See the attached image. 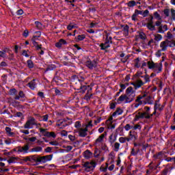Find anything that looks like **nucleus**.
<instances>
[{
    "label": "nucleus",
    "instance_id": "4c0bfd02",
    "mask_svg": "<svg viewBox=\"0 0 175 175\" xmlns=\"http://www.w3.org/2000/svg\"><path fill=\"white\" fill-rule=\"evenodd\" d=\"M35 25L37 29H42V28H43V25L40 22L36 21Z\"/></svg>",
    "mask_w": 175,
    "mask_h": 175
},
{
    "label": "nucleus",
    "instance_id": "8fccbe9b",
    "mask_svg": "<svg viewBox=\"0 0 175 175\" xmlns=\"http://www.w3.org/2000/svg\"><path fill=\"white\" fill-rule=\"evenodd\" d=\"M133 129H134V131H136L137 129H142V126L139 124H135L134 126H133Z\"/></svg>",
    "mask_w": 175,
    "mask_h": 175
},
{
    "label": "nucleus",
    "instance_id": "1a4fd4ad",
    "mask_svg": "<svg viewBox=\"0 0 175 175\" xmlns=\"http://www.w3.org/2000/svg\"><path fill=\"white\" fill-rule=\"evenodd\" d=\"M32 125H36V122L33 118H31L27 121L24 125V128L25 129H31V128H32Z\"/></svg>",
    "mask_w": 175,
    "mask_h": 175
},
{
    "label": "nucleus",
    "instance_id": "c85d7f7f",
    "mask_svg": "<svg viewBox=\"0 0 175 175\" xmlns=\"http://www.w3.org/2000/svg\"><path fill=\"white\" fill-rule=\"evenodd\" d=\"M107 167H109V163H105V165H102L100 167V170L103 173H106L107 172Z\"/></svg>",
    "mask_w": 175,
    "mask_h": 175
},
{
    "label": "nucleus",
    "instance_id": "b1692460",
    "mask_svg": "<svg viewBox=\"0 0 175 175\" xmlns=\"http://www.w3.org/2000/svg\"><path fill=\"white\" fill-rule=\"evenodd\" d=\"M137 79H144V81H145V83H150V76L146 75H140L139 77H137Z\"/></svg>",
    "mask_w": 175,
    "mask_h": 175
},
{
    "label": "nucleus",
    "instance_id": "58836bf2",
    "mask_svg": "<svg viewBox=\"0 0 175 175\" xmlns=\"http://www.w3.org/2000/svg\"><path fill=\"white\" fill-rule=\"evenodd\" d=\"M42 150H43V148H42V147H40V146H37V147H36V148H32V149H31V151H32L33 152H39L42 151Z\"/></svg>",
    "mask_w": 175,
    "mask_h": 175
},
{
    "label": "nucleus",
    "instance_id": "774afa93",
    "mask_svg": "<svg viewBox=\"0 0 175 175\" xmlns=\"http://www.w3.org/2000/svg\"><path fill=\"white\" fill-rule=\"evenodd\" d=\"M4 142H5V144H12V139H5Z\"/></svg>",
    "mask_w": 175,
    "mask_h": 175
},
{
    "label": "nucleus",
    "instance_id": "9d476101",
    "mask_svg": "<svg viewBox=\"0 0 175 175\" xmlns=\"http://www.w3.org/2000/svg\"><path fill=\"white\" fill-rule=\"evenodd\" d=\"M146 83L148 82H146L145 81H143L142 79H137L135 82L133 83V85L134 86L135 90H139V88H140V87H142V85H144Z\"/></svg>",
    "mask_w": 175,
    "mask_h": 175
},
{
    "label": "nucleus",
    "instance_id": "e433bc0d",
    "mask_svg": "<svg viewBox=\"0 0 175 175\" xmlns=\"http://www.w3.org/2000/svg\"><path fill=\"white\" fill-rule=\"evenodd\" d=\"M119 142L122 144L126 143V142H129V139H128V137H120L119 138Z\"/></svg>",
    "mask_w": 175,
    "mask_h": 175
},
{
    "label": "nucleus",
    "instance_id": "79ce46f5",
    "mask_svg": "<svg viewBox=\"0 0 175 175\" xmlns=\"http://www.w3.org/2000/svg\"><path fill=\"white\" fill-rule=\"evenodd\" d=\"M30 162H39V157L35 156L30 157Z\"/></svg>",
    "mask_w": 175,
    "mask_h": 175
},
{
    "label": "nucleus",
    "instance_id": "2f4dec72",
    "mask_svg": "<svg viewBox=\"0 0 175 175\" xmlns=\"http://www.w3.org/2000/svg\"><path fill=\"white\" fill-rule=\"evenodd\" d=\"M154 16L150 15V17L148 18V23L146 25H154Z\"/></svg>",
    "mask_w": 175,
    "mask_h": 175
},
{
    "label": "nucleus",
    "instance_id": "de8ad7c7",
    "mask_svg": "<svg viewBox=\"0 0 175 175\" xmlns=\"http://www.w3.org/2000/svg\"><path fill=\"white\" fill-rule=\"evenodd\" d=\"M139 38L140 39H142V40H145L146 36V33H144V32H140L139 33Z\"/></svg>",
    "mask_w": 175,
    "mask_h": 175
},
{
    "label": "nucleus",
    "instance_id": "393cba45",
    "mask_svg": "<svg viewBox=\"0 0 175 175\" xmlns=\"http://www.w3.org/2000/svg\"><path fill=\"white\" fill-rule=\"evenodd\" d=\"M25 94H24V92L20 91L18 92V94H16V96L14 97V99H15L16 100H18L20 98H25Z\"/></svg>",
    "mask_w": 175,
    "mask_h": 175
},
{
    "label": "nucleus",
    "instance_id": "a878e982",
    "mask_svg": "<svg viewBox=\"0 0 175 175\" xmlns=\"http://www.w3.org/2000/svg\"><path fill=\"white\" fill-rule=\"evenodd\" d=\"M124 113V111L121 108H117L116 111L113 113L112 117H116V116H121Z\"/></svg>",
    "mask_w": 175,
    "mask_h": 175
},
{
    "label": "nucleus",
    "instance_id": "338daca9",
    "mask_svg": "<svg viewBox=\"0 0 175 175\" xmlns=\"http://www.w3.org/2000/svg\"><path fill=\"white\" fill-rule=\"evenodd\" d=\"M155 25L156 27H161L162 25V21H157L156 23H155Z\"/></svg>",
    "mask_w": 175,
    "mask_h": 175
},
{
    "label": "nucleus",
    "instance_id": "39448f33",
    "mask_svg": "<svg viewBox=\"0 0 175 175\" xmlns=\"http://www.w3.org/2000/svg\"><path fill=\"white\" fill-rule=\"evenodd\" d=\"M105 134H101L96 140L94 146L96 148H100V146L103 144V139H105Z\"/></svg>",
    "mask_w": 175,
    "mask_h": 175
},
{
    "label": "nucleus",
    "instance_id": "6e6d98bb",
    "mask_svg": "<svg viewBox=\"0 0 175 175\" xmlns=\"http://www.w3.org/2000/svg\"><path fill=\"white\" fill-rule=\"evenodd\" d=\"M0 57H1L2 58H5V57H6V51H0Z\"/></svg>",
    "mask_w": 175,
    "mask_h": 175
},
{
    "label": "nucleus",
    "instance_id": "f704fd0d",
    "mask_svg": "<svg viewBox=\"0 0 175 175\" xmlns=\"http://www.w3.org/2000/svg\"><path fill=\"white\" fill-rule=\"evenodd\" d=\"M120 143L116 142L113 145V151L118 152V151H120Z\"/></svg>",
    "mask_w": 175,
    "mask_h": 175
},
{
    "label": "nucleus",
    "instance_id": "20e7f679",
    "mask_svg": "<svg viewBox=\"0 0 175 175\" xmlns=\"http://www.w3.org/2000/svg\"><path fill=\"white\" fill-rule=\"evenodd\" d=\"M146 96H147V93H144L143 94L138 96L135 100V103L133 104V107L137 109L139 106H142L143 104L146 105V101L142 100V99H144Z\"/></svg>",
    "mask_w": 175,
    "mask_h": 175
},
{
    "label": "nucleus",
    "instance_id": "4be33fe9",
    "mask_svg": "<svg viewBox=\"0 0 175 175\" xmlns=\"http://www.w3.org/2000/svg\"><path fill=\"white\" fill-rule=\"evenodd\" d=\"M5 132L8 136L10 137H14L16 135L13 131H12V129L10 127H5Z\"/></svg>",
    "mask_w": 175,
    "mask_h": 175
},
{
    "label": "nucleus",
    "instance_id": "c756f323",
    "mask_svg": "<svg viewBox=\"0 0 175 175\" xmlns=\"http://www.w3.org/2000/svg\"><path fill=\"white\" fill-rule=\"evenodd\" d=\"M83 156L87 159H89V158H91V157H92V152H91L90 150H86L84 152Z\"/></svg>",
    "mask_w": 175,
    "mask_h": 175
},
{
    "label": "nucleus",
    "instance_id": "f03ea898",
    "mask_svg": "<svg viewBox=\"0 0 175 175\" xmlns=\"http://www.w3.org/2000/svg\"><path fill=\"white\" fill-rule=\"evenodd\" d=\"M148 68L149 69H152V70H153L154 73H157V75H158L159 73H161V72H162V62L154 63L152 61H149L148 62Z\"/></svg>",
    "mask_w": 175,
    "mask_h": 175
},
{
    "label": "nucleus",
    "instance_id": "603ef678",
    "mask_svg": "<svg viewBox=\"0 0 175 175\" xmlns=\"http://www.w3.org/2000/svg\"><path fill=\"white\" fill-rule=\"evenodd\" d=\"M149 13H150V11H148V10H146L144 12L142 11L143 17H147Z\"/></svg>",
    "mask_w": 175,
    "mask_h": 175
},
{
    "label": "nucleus",
    "instance_id": "052dcab7",
    "mask_svg": "<svg viewBox=\"0 0 175 175\" xmlns=\"http://www.w3.org/2000/svg\"><path fill=\"white\" fill-rule=\"evenodd\" d=\"M28 142H36V137H31L28 138Z\"/></svg>",
    "mask_w": 175,
    "mask_h": 175
},
{
    "label": "nucleus",
    "instance_id": "0eeeda50",
    "mask_svg": "<svg viewBox=\"0 0 175 175\" xmlns=\"http://www.w3.org/2000/svg\"><path fill=\"white\" fill-rule=\"evenodd\" d=\"M83 166L84 167H85V170H87V172H90L95 169V166H96V163H95V162L94 161L86 162L84 163Z\"/></svg>",
    "mask_w": 175,
    "mask_h": 175
},
{
    "label": "nucleus",
    "instance_id": "412c9836",
    "mask_svg": "<svg viewBox=\"0 0 175 175\" xmlns=\"http://www.w3.org/2000/svg\"><path fill=\"white\" fill-rule=\"evenodd\" d=\"M64 44H66V41L64 39H60L59 42L55 43V46L57 47V49H61Z\"/></svg>",
    "mask_w": 175,
    "mask_h": 175
},
{
    "label": "nucleus",
    "instance_id": "3c124183",
    "mask_svg": "<svg viewBox=\"0 0 175 175\" xmlns=\"http://www.w3.org/2000/svg\"><path fill=\"white\" fill-rule=\"evenodd\" d=\"M152 44H154V39H150V40L148 41L147 46L148 47H152Z\"/></svg>",
    "mask_w": 175,
    "mask_h": 175
},
{
    "label": "nucleus",
    "instance_id": "bf43d9fd",
    "mask_svg": "<svg viewBox=\"0 0 175 175\" xmlns=\"http://www.w3.org/2000/svg\"><path fill=\"white\" fill-rule=\"evenodd\" d=\"M91 96H92V94H88V93H87L85 96V99H86V100H90L91 99Z\"/></svg>",
    "mask_w": 175,
    "mask_h": 175
},
{
    "label": "nucleus",
    "instance_id": "864d4df0",
    "mask_svg": "<svg viewBox=\"0 0 175 175\" xmlns=\"http://www.w3.org/2000/svg\"><path fill=\"white\" fill-rule=\"evenodd\" d=\"M171 16H172V20L175 21V10L174 9L171 10Z\"/></svg>",
    "mask_w": 175,
    "mask_h": 175
},
{
    "label": "nucleus",
    "instance_id": "2eb2a0df",
    "mask_svg": "<svg viewBox=\"0 0 175 175\" xmlns=\"http://www.w3.org/2000/svg\"><path fill=\"white\" fill-rule=\"evenodd\" d=\"M154 110L153 114H157V110H159V111H162V110H163V105H161L159 101H156L154 103Z\"/></svg>",
    "mask_w": 175,
    "mask_h": 175
},
{
    "label": "nucleus",
    "instance_id": "423d86ee",
    "mask_svg": "<svg viewBox=\"0 0 175 175\" xmlns=\"http://www.w3.org/2000/svg\"><path fill=\"white\" fill-rule=\"evenodd\" d=\"M46 131L47 130L45 129H42V128L40 129V133L43 134V136H45L46 137H53V139H55L57 137V135H55V133L49 132Z\"/></svg>",
    "mask_w": 175,
    "mask_h": 175
},
{
    "label": "nucleus",
    "instance_id": "5701e85b",
    "mask_svg": "<svg viewBox=\"0 0 175 175\" xmlns=\"http://www.w3.org/2000/svg\"><path fill=\"white\" fill-rule=\"evenodd\" d=\"M100 47H101V50H106V49H109V47H110V42L105 41V43L100 44Z\"/></svg>",
    "mask_w": 175,
    "mask_h": 175
},
{
    "label": "nucleus",
    "instance_id": "a19ab883",
    "mask_svg": "<svg viewBox=\"0 0 175 175\" xmlns=\"http://www.w3.org/2000/svg\"><path fill=\"white\" fill-rule=\"evenodd\" d=\"M163 155V152H159L157 154H154V157L157 159H162Z\"/></svg>",
    "mask_w": 175,
    "mask_h": 175
},
{
    "label": "nucleus",
    "instance_id": "37998d69",
    "mask_svg": "<svg viewBox=\"0 0 175 175\" xmlns=\"http://www.w3.org/2000/svg\"><path fill=\"white\" fill-rule=\"evenodd\" d=\"M27 63L28 68H29L30 69H32V68H33V62H32V60H27Z\"/></svg>",
    "mask_w": 175,
    "mask_h": 175
},
{
    "label": "nucleus",
    "instance_id": "f3484780",
    "mask_svg": "<svg viewBox=\"0 0 175 175\" xmlns=\"http://www.w3.org/2000/svg\"><path fill=\"white\" fill-rule=\"evenodd\" d=\"M157 29L159 33H165L169 29L167 28V25H161Z\"/></svg>",
    "mask_w": 175,
    "mask_h": 175
},
{
    "label": "nucleus",
    "instance_id": "ea45409f",
    "mask_svg": "<svg viewBox=\"0 0 175 175\" xmlns=\"http://www.w3.org/2000/svg\"><path fill=\"white\" fill-rule=\"evenodd\" d=\"M109 157L111 162H114V158H116V153H114V152H111L109 154Z\"/></svg>",
    "mask_w": 175,
    "mask_h": 175
},
{
    "label": "nucleus",
    "instance_id": "dca6fc26",
    "mask_svg": "<svg viewBox=\"0 0 175 175\" xmlns=\"http://www.w3.org/2000/svg\"><path fill=\"white\" fill-rule=\"evenodd\" d=\"M118 103H129L128 102V99L126 98V95L122 94L118 99H117Z\"/></svg>",
    "mask_w": 175,
    "mask_h": 175
},
{
    "label": "nucleus",
    "instance_id": "680f3d73",
    "mask_svg": "<svg viewBox=\"0 0 175 175\" xmlns=\"http://www.w3.org/2000/svg\"><path fill=\"white\" fill-rule=\"evenodd\" d=\"M84 39H85V36L84 35L78 36V40H84Z\"/></svg>",
    "mask_w": 175,
    "mask_h": 175
},
{
    "label": "nucleus",
    "instance_id": "6ab92c4d",
    "mask_svg": "<svg viewBox=\"0 0 175 175\" xmlns=\"http://www.w3.org/2000/svg\"><path fill=\"white\" fill-rule=\"evenodd\" d=\"M87 132H88V128L81 129L79 132L80 137H85L87 136Z\"/></svg>",
    "mask_w": 175,
    "mask_h": 175
},
{
    "label": "nucleus",
    "instance_id": "bb28decb",
    "mask_svg": "<svg viewBox=\"0 0 175 175\" xmlns=\"http://www.w3.org/2000/svg\"><path fill=\"white\" fill-rule=\"evenodd\" d=\"M134 66L135 68H140V66H142L140 58L137 57V59H134Z\"/></svg>",
    "mask_w": 175,
    "mask_h": 175
},
{
    "label": "nucleus",
    "instance_id": "69168bd1",
    "mask_svg": "<svg viewBox=\"0 0 175 175\" xmlns=\"http://www.w3.org/2000/svg\"><path fill=\"white\" fill-rule=\"evenodd\" d=\"M100 152H99V148H96L95 150H94V154L96 155V157H98V155H99Z\"/></svg>",
    "mask_w": 175,
    "mask_h": 175
},
{
    "label": "nucleus",
    "instance_id": "5fc2aeb1",
    "mask_svg": "<svg viewBox=\"0 0 175 175\" xmlns=\"http://www.w3.org/2000/svg\"><path fill=\"white\" fill-rule=\"evenodd\" d=\"M68 138L70 139V142H75L76 140V137H75V135H69Z\"/></svg>",
    "mask_w": 175,
    "mask_h": 175
},
{
    "label": "nucleus",
    "instance_id": "4468645a",
    "mask_svg": "<svg viewBox=\"0 0 175 175\" xmlns=\"http://www.w3.org/2000/svg\"><path fill=\"white\" fill-rule=\"evenodd\" d=\"M169 43H170V41H169L168 40L162 41L160 43V48L161 51H166L167 50V47H169Z\"/></svg>",
    "mask_w": 175,
    "mask_h": 175
},
{
    "label": "nucleus",
    "instance_id": "7ed1b4c3",
    "mask_svg": "<svg viewBox=\"0 0 175 175\" xmlns=\"http://www.w3.org/2000/svg\"><path fill=\"white\" fill-rule=\"evenodd\" d=\"M125 95L127 99V102H129V103H131V102H133V99H135V96H136V91L133 90V88L129 87L126 90Z\"/></svg>",
    "mask_w": 175,
    "mask_h": 175
},
{
    "label": "nucleus",
    "instance_id": "a211bd4d",
    "mask_svg": "<svg viewBox=\"0 0 175 175\" xmlns=\"http://www.w3.org/2000/svg\"><path fill=\"white\" fill-rule=\"evenodd\" d=\"M68 125H70V123L68 122L67 120H62L59 124H57V126L60 129H64V128L68 126Z\"/></svg>",
    "mask_w": 175,
    "mask_h": 175
},
{
    "label": "nucleus",
    "instance_id": "13d9d810",
    "mask_svg": "<svg viewBox=\"0 0 175 175\" xmlns=\"http://www.w3.org/2000/svg\"><path fill=\"white\" fill-rule=\"evenodd\" d=\"M135 14L138 16V14H141L142 16L143 14V11L139 10H135Z\"/></svg>",
    "mask_w": 175,
    "mask_h": 175
},
{
    "label": "nucleus",
    "instance_id": "f257e3e1",
    "mask_svg": "<svg viewBox=\"0 0 175 175\" xmlns=\"http://www.w3.org/2000/svg\"><path fill=\"white\" fill-rule=\"evenodd\" d=\"M145 112H138L135 117V120L137 121V120H143V118H146V120H149L151 118L152 116H155L154 113H150V107H144Z\"/></svg>",
    "mask_w": 175,
    "mask_h": 175
},
{
    "label": "nucleus",
    "instance_id": "09e8293b",
    "mask_svg": "<svg viewBox=\"0 0 175 175\" xmlns=\"http://www.w3.org/2000/svg\"><path fill=\"white\" fill-rule=\"evenodd\" d=\"M154 16L155 18H157V20H158V21L162 20L161 15H159L157 12H154Z\"/></svg>",
    "mask_w": 175,
    "mask_h": 175
},
{
    "label": "nucleus",
    "instance_id": "e2e57ef3",
    "mask_svg": "<svg viewBox=\"0 0 175 175\" xmlns=\"http://www.w3.org/2000/svg\"><path fill=\"white\" fill-rule=\"evenodd\" d=\"M169 13H170L169 9L164 10V14L166 16V17H169Z\"/></svg>",
    "mask_w": 175,
    "mask_h": 175
},
{
    "label": "nucleus",
    "instance_id": "cd10ccee",
    "mask_svg": "<svg viewBox=\"0 0 175 175\" xmlns=\"http://www.w3.org/2000/svg\"><path fill=\"white\" fill-rule=\"evenodd\" d=\"M28 85L31 90H35L36 88V82H35V79H33L31 82H29Z\"/></svg>",
    "mask_w": 175,
    "mask_h": 175
},
{
    "label": "nucleus",
    "instance_id": "c9c22d12",
    "mask_svg": "<svg viewBox=\"0 0 175 175\" xmlns=\"http://www.w3.org/2000/svg\"><path fill=\"white\" fill-rule=\"evenodd\" d=\"M10 95L12 96H17V90L16 89H11L10 90Z\"/></svg>",
    "mask_w": 175,
    "mask_h": 175
},
{
    "label": "nucleus",
    "instance_id": "ddd939ff",
    "mask_svg": "<svg viewBox=\"0 0 175 175\" xmlns=\"http://www.w3.org/2000/svg\"><path fill=\"white\" fill-rule=\"evenodd\" d=\"M28 150H29V142H27V144L23 146L18 147V152H24L25 154H27Z\"/></svg>",
    "mask_w": 175,
    "mask_h": 175
},
{
    "label": "nucleus",
    "instance_id": "4d7b16f0",
    "mask_svg": "<svg viewBox=\"0 0 175 175\" xmlns=\"http://www.w3.org/2000/svg\"><path fill=\"white\" fill-rule=\"evenodd\" d=\"M167 39H172L173 38V34L170 31H168L167 33Z\"/></svg>",
    "mask_w": 175,
    "mask_h": 175
},
{
    "label": "nucleus",
    "instance_id": "7c9ffc66",
    "mask_svg": "<svg viewBox=\"0 0 175 175\" xmlns=\"http://www.w3.org/2000/svg\"><path fill=\"white\" fill-rule=\"evenodd\" d=\"M18 159V157H10V159L8 160V163H16Z\"/></svg>",
    "mask_w": 175,
    "mask_h": 175
},
{
    "label": "nucleus",
    "instance_id": "6e6552de",
    "mask_svg": "<svg viewBox=\"0 0 175 175\" xmlns=\"http://www.w3.org/2000/svg\"><path fill=\"white\" fill-rule=\"evenodd\" d=\"M86 66L91 70L95 69V68L98 66V60L97 59H94L93 61L88 60L86 62Z\"/></svg>",
    "mask_w": 175,
    "mask_h": 175
},
{
    "label": "nucleus",
    "instance_id": "9b49d317",
    "mask_svg": "<svg viewBox=\"0 0 175 175\" xmlns=\"http://www.w3.org/2000/svg\"><path fill=\"white\" fill-rule=\"evenodd\" d=\"M51 159H53V154L39 157L38 162H41V163H46V162H49V161H51Z\"/></svg>",
    "mask_w": 175,
    "mask_h": 175
},
{
    "label": "nucleus",
    "instance_id": "c03bdc74",
    "mask_svg": "<svg viewBox=\"0 0 175 175\" xmlns=\"http://www.w3.org/2000/svg\"><path fill=\"white\" fill-rule=\"evenodd\" d=\"M125 131H131V129H133V126L131 125L130 124H127L124 126Z\"/></svg>",
    "mask_w": 175,
    "mask_h": 175
},
{
    "label": "nucleus",
    "instance_id": "49530a36",
    "mask_svg": "<svg viewBox=\"0 0 175 175\" xmlns=\"http://www.w3.org/2000/svg\"><path fill=\"white\" fill-rule=\"evenodd\" d=\"M146 27L150 31H155V25H146Z\"/></svg>",
    "mask_w": 175,
    "mask_h": 175
},
{
    "label": "nucleus",
    "instance_id": "72a5a7b5",
    "mask_svg": "<svg viewBox=\"0 0 175 175\" xmlns=\"http://www.w3.org/2000/svg\"><path fill=\"white\" fill-rule=\"evenodd\" d=\"M123 32H124L125 36H128V35H129V26L125 25L123 27Z\"/></svg>",
    "mask_w": 175,
    "mask_h": 175
},
{
    "label": "nucleus",
    "instance_id": "f8f14e48",
    "mask_svg": "<svg viewBox=\"0 0 175 175\" xmlns=\"http://www.w3.org/2000/svg\"><path fill=\"white\" fill-rule=\"evenodd\" d=\"M129 137H127L129 142H131V140H134V142L137 140V133L135 131H130L129 133Z\"/></svg>",
    "mask_w": 175,
    "mask_h": 175
},
{
    "label": "nucleus",
    "instance_id": "a18cd8bd",
    "mask_svg": "<svg viewBox=\"0 0 175 175\" xmlns=\"http://www.w3.org/2000/svg\"><path fill=\"white\" fill-rule=\"evenodd\" d=\"M127 5L129 8H133V6H136V1H131L127 3Z\"/></svg>",
    "mask_w": 175,
    "mask_h": 175
},
{
    "label": "nucleus",
    "instance_id": "473e14b6",
    "mask_svg": "<svg viewBox=\"0 0 175 175\" xmlns=\"http://www.w3.org/2000/svg\"><path fill=\"white\" fill-rule=\"evenodd\" d=\"M153 36L154 37V40L156 42H159V41L162 40V35L158 34V33H154V34H153Z\"/></svg>",
    "mask_w": 175,
    "mask_h": 175
},
{
    "label": "nucleus",
    "instance_id": "aec40b11",
    "mask_svg": "<svg viewBox=\"0 0 175 175\" xmlns=\"http://www.w3.org/2000/svg\"><path fill=\"white\" fill-rule=\"evenodd\" d=\"M117 140V135L116 134H111L110 136L109 137V142L110 144H113V143H116Z\"/></svg>",
    "mask_w": 175,
    "mask_h": 175
},
{
    "label": "nucleus",
    "instance_id": "0e129e2a",
    "mask_svg": "<svg viewBox=\"0 0 175 175\" xmlns=\"http://www.w3.org/2000/svg\"><path fill=\"white\" fill-rule=\"evenodd\" d=\"M55 93L56 95H62V92H61L58 89H55Z\"/></svg>",
    "mask_w": 175,
    "mask_h": 175
}]
</instances>
